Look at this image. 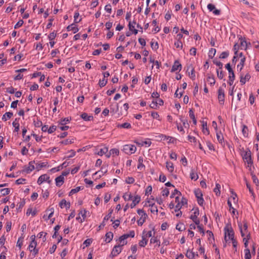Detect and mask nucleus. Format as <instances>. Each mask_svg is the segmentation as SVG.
I'll return each instance as SVG.
<instances>
[{
    "mask_svg": "<svg viewBox=\"0 0 259 259\" xmlns=\"http://www.w3.org/2000/svg\"><path fill=\"white\" fill-rule=\"evenodd\" d=\"M24 23V21L23 20H20L14 26L15 29H17L21 27L23 24Z\"/></svg>",
    "mask_w": 259,
    "mask_h": 259,
    "instance_id": "nucleus-64",
    "label": "nucleus"
},
{
    "mask_svg": "<svg viewBox=\"0 0 259 259\" xmlns=\"http://www.w3.org/2000/svg\"><path fill=\"white\" fill-rule=\"evenodd\" d=\"M217 139H218V141L220 143H221L222 144H223V143H224V137L222 135L221 133H217Z\"/></svg>",
    "mask_w": 259,
    "mask_h": 259,
    "instance_id": "nucleus-43",
    "label": "nucleus"
},
{
    "mask_svg": "<svg viewBox=\"0 0 259 259\" xmlns=\"http://www.w3.org/2000/svg\"><path fill=\"white\" fill-rule=\"evenodd\" d=\"M67 31H72L74 33H76L78 31L79 29L76 27V26L74 24V23L71 24V25H68L67 27Z\"/></svg>",
    "mask_w": 259,
    "mask_h": 259,
    "instance_id": "nucleus-19",
    "label": "nucleus"
},
{
    "mask_svg": "<svg viewBox=\"0 0 259 259\" xmlns=\"http://www.w3.org/2000/svg\"><path fill=\"white\" fill-rule=\"evenodd\" d=\"M36 213H37V211H36V210H34L32 211L31 208H29L27 210L26 215H29L30 214H31V215L33 217H34V216H35L36 214Z\"/></svg>",
    "mask_w": 259,
    "mask_h": 259,
    "instance_id": "nucleus-41",
    "label": "nucleus"
},
{
    "mask_svg": "<svg viewBox=\"0 0 259 259\" xmlns=\"http://www.w3.org/2000/svg\"><path fill=\"white\" fill-rule=\"evenodd\" d=\"M146 233V231L145 230L143 232V235H142V240L140 241L139 243V245L140 247H145V245H147L148 242V239L146 238V237L145 236V233Z\"/></svg>",
    "mask_w": 259,
    "mask_h": 259,
    "instance_id": "nucleus-15",
    "label": "nucleus"
},
{
    "mask_svg": "<svg viewBox=\"0 0 259 259\" xmlns=\"http://www.w3.org/2000/svg\"><path fill=\"white\" fill-rule=\"evenodd\" d=\"M105 241L107 243H109L113 239V234L111 232H107L105 235Z\"/></svg>",
    "mask_w": 259,
    "mask_h": 259,
    "instance_id": "nucleus-28",
    "label": "nucleus"
},
{
    "mask_svg": "<svg viewBox=\"0 0 259 259\" xmlns=\"http://www.w3.org/2000/svg\"><path fill=\"white\" fill-rule=\"evenodd\" d=\"M140 200H141V197L140 196H139V195L135 196L134 197V199H133L132 203L131 204V206H130L132 208H133L134 207H135V206L140 202Z\"/></svg>",
    "mask_w": 259,
    "mask_h": 259,
    "instance_id": "nucleus-20",
    "label": "nucleus"
},
{
    "mask_svg": "<svg viewBox=\"0 0 259 259\" xmlns=\"http://www.w3.org/2000/svg\"><path fill=\"white\" fill-rule=\"evenodd\" d=\"M33 123L34 126L36 127H39L42 125V122L38 119H37L36 120H34Z\"/></svg>",
    "mask_w": 259,
    "mask_h": 259,
    "instance_id": "nucleus-59",
    "label": "nucleus"
},
{
    "mask_svg": "<svg viewBox=\"0 0 259 259\" xmlns=\"http://www.w3.org/2000/svg\"><path fill=\"white\" fill-rule=\"evenodd\" d=\"M228 205L229 206V211L234 219H237L238 218V212L237 208L238 207L233 206L230 201H228Z\"/></svg>",
    "mask_w": 259,
    "mask_h": 259,
    "instance_id": "nucleus-5",
    "label": "nucleus"
},
{
    "mask_svg": "<svg viewBox=\"0 0 259 259\" xmlns=\"http://www.w3.org/2000/svg\"><path fill=\"white\" fill-rule=\"evenodd\" d=\"M217 72L218 77L220 79H223L224 76V74L222 68L217 69Z\"/></svg>",
    "mask_w": 259,
    "mask_h": 259,
    "instance_id": "nucleus-34",
    "label": "nucleus"
},
{
    "mask_svg": "<svg viewBox=\"0 0 259 259\" xmlns=\"http://www.w3.org/2000/svg\"><path fill=\"white\" fill-rule=\"evenodd\" d=\"M250 78V75L249 73H246L243 76L241 75L240 77V82L242 84H245L247 81H248Z\"/></svg>",
    "mask_w": 259,
    "mask_h": 259,
    "instance_id": "nucleus-21",
    "label": "nucleus"
},
{
    "mask_svg": "<svg viewBox=\"0 0 259 259\" xmlns=\"http://www.w3.org/2000/svg\"><path fill=\"white\" fill-rule=\"evenodd\" d=\"M218 100L220 104L224 105L225 102V92L223 89L220 88L218 91Z\"/></svg>",
    "mask_w": 259,
    "mask_h": 259,
    "instance_id": "nucleus-8",
    "label": "nucleus"
},
{
    "mask_svg": "<svg viewBox=\"0 0 259 259\" xmlns=\"http://www.w3.org/2000/svg\"><path fill=\"white\" fill-rule=\"evenodd\" d=\"M245 252V259H251V253L250 252V250L248 248H246L244 250Z\"/></svg>",
    "mask_w": 259,
    "mask_h": 259,
    "instance_id": "nucleus-45",
    "label": "nucleus"
},
{
    "mask_svg": "<svg viewBox=\"0 0 259 259\" xmlns=\"http://www.w3.org/2000/svg\"><path fill=\"white\" fill-rule=\"evenodd\" d=\"M71 120V118H64L63 119H62L60 122V124L61 125H65V124H66L67 122H69L70 121V120Z\"/></svg>",
    "mask_w": 259,
    "mask_h": 259,
    "instance_id": "nucleus-55",
    "label": "nucleus"
},
{
    "mask_svg": "<svg viewBox=\"0 0 259 259\" xmlns=\"http://www.w3.org/2000/svg\"><path fill=\"white\" fill-rule=\"evenodd\" d=\"M137 144L138 145H141V146H143L144 145H147L148 147L150 146L151 144V142L150 140H148L147 141H142L141 143L140 142H136Z\"/></svg>",
    "mask_w": 259,
    "mask_h": 259,
    "instance_id": "nucleus-47",
    "label": "nucleus"
},
{
    "mask_svg": "<svg viewBox=\"0 0 259 259\" xmlns=\"http://www.w3.org/2000/svg\"><path fill=\"white\" fill-rule=\"evenodd\" d=\"M55 181L56 186L60 187L64 183V178L62 176H59L55 179Z\"/></svg>",
    "mask_w": 259,
    "mask_h": 259,
    "instance_id": "nucleus-17",
    "label": "nucleus"
},
{
    "mask_svg": "<svg viewBox=\"0 0 259 259\" xmlns=\"http://www.w3.org/2000/svg\"><path fill=\"white\" fill-rule=\"evenodd\" d=\"M182 68V66L180 62L178 60H176L174 62L170 71L171 72H174L178 70L180 71L181 70Z\"/></svg>",
    "mask_w": 259,
    "mask_h": 259,
    "instance_id": "nucleus-11",
    "label": "nucleus"
},
{
    "mask_svg": "<svg viewBox=\"0 0 259 259\" xmlns=\"http://www.w3.org/2000/svg\"><path fill=\"white\" fill-rule=\"evenodd\" d=\"M166 167L170 172H172L174 170V164L171 162H166Z\"/></svg>",
    "mask_w": 259,
    "mask_h": 259,
    "instance_id": "nucleus-29",
    "label": "nucleus"
},
{
    "mask_svg": "<svg viewBox=\"0 0 259 259\" xmlns=\"http://www.w3.org/2000/svg\"><path fill=\"white\" fill-rule=\"evenodd\" d=\"M147 217H148V215L146 213H144V214H142L140 219L137 221V223H138V225L140 226H142V225L146 221V220Z\"/></svg>",
    "mask_w": 259,
    "mask_h": 259,
    "instance_id": "nucleus-18",
    "label": "nucleus"
},
{
    "mask_svg": "<svg viewBox=\"0 0 259 259\" xmlns=\"http://www.w3.org/2000/svg\"><path fill=\"white\" fill-rule=\"evenodd\" d=\"M240 232L242 237L245 236L247 234V225L246 223L243 224V226L242 227L240 225H239Z\"/></svg>",
    "mask_w": 259,
    "mask_h": 259,
    "instance_id": "nucleus-16",
    "label": "nucleus"
},
{
    "mask_svg": "<svg viewBox=\"0 0 259 259\" xmlns=\"http://www.w3.org/2000/svg\"><path fill=\"white\" fill-rule=\"evenodd\" d=\"M125 236H126V239L128 237L134 238L135 235V231L134 230L130 231L129 233L124 234Z\"/></svg>",
    "mask_w": 259,
    "mask_h": 259,
    "instance_id": "nucleus-62",
    "label": "nucleus"
},
{
    "mask_svg": "<svg viewBox=\"0 0 259 259\" xmlns=\"http://www.w3.org/2000/svg\"><path fill=\"white\" fill-rule=\"evenodd\" d=\"M19 118H16L13 122L12 125L15 127L14 132H18L19 131L20 124L18 122Z\"/></svg>",
    "mask_w": 259,
    "mask_h": 259,
    "instance_id": "nucleus-26",
    "label": "nucleus"
},
{
    "mask_svg": "<svg viewBox=\"0 0 259 259\" xmlns=\"http://www.w3.org/2000/svg\"><path fill=\"white\" fill-rule=\"evenodd\" d=\"M135 182V179L133 177H127L125 180V182L127 184H133Z\"/></svg>",
    "mask_w": 259,
    "mask_h": 259,
    "instance_id": "nucleus-60",
    "label": "nucleus"
},
{
    "mask_svg": "<svg viewBox=\"0 0 259 259\" xmlns=\"http://www.w3.org/2000/svg\"><path fill=\"white\" fill-rule=\"evenodd\" d=\"M74 142V139H67L65 140H63L60 142V143L64 145H68L70 144L73 143Z\"/></svg>",
    "mask_w": 259,
    "mask_h": 259,
    "instance_id": "nucleus-36",
    "label": "nucleus"
},
{
    "mask_svg": "<svg viewBox=\"0 0 259 259\" xmlns=\"http://www.w3.org/2000/svg\"><path fill=\"white\" fill-rule=\"evenodd\" d=\"M190 178L191 180L196 181L198 179V176L197 174L192 171L190 173Z\"/></svg>",
    "mask_w": 259,
    "mask_h": 259,
    "instance_id": "nucleus-50",
    "label": "nucleus"
},
{
    "mask_svg": "<svg viewBox=\"0 0 259 259\" xmlns=\"http://www.w3.org/2000/svg\"><path fill=\"white\" fill-rule=\"evenodd\" d=\"M234 56L233 59V62L237 61L238 60L239 61V63L237 65V69L241 71L242 68L244 66V63L246 60L245 57L243 55L242 52H239L238 51V49L239 48V46L238 45V42H236V40L234 41Z\"/></svg>",
    "mask_w": 259,
    "mask_h": 259,
    "instance_id": "nucleus-1",
    "label": "nucleus"
},
{
    "mask_svg": "<svg viewBox=\"0 0 259 259\" xmlns=\"http://www.w3.org/2000/svg\"><path fill=\"white\" fill-rule=\"evenodd\" d=\"M228 237L229 240V243H232L233 247V251L236 252L237 251L238 242L236 238L234 236V232L231 227H229L228 226Z\"/></svg>",
    "mask_w": 259,
    "mask_h": 259,
    "instance_id": "nucleus-2",
    "label": "nucleus"
},
{
    "mask_svg": "<svg viewBox=\"0 0 259 259\" xmlns=\"http://www.w3.org/2000/svg\"><path fill=\"white\" fill-rule=\"evenodd\" d=\"M118 104L117 103L112 104L110 106V112L113 114L117 113L118 111Z\"/></svg>",
    "mask_w": 259,
    "mask_h": 259,
    "instance_id": "nucleus-23",
    "label": "nucleus"
},
{
    "mask_svg": "<svg viewBox=\"0 0 259 259\" xmlns=\"http://www.w3.org/2000/svg\"><path fill=\"white\" fill-rule=\"evenodd\" d=\"M23 237H20L19 238L17 242V246L19 247V248H21L22 245H23Z\"/></svg>",
    "mask_w": 259,
    "mask_h": 259,
    "instance_id": "nucleus-51",
    "label": "nucleus"
},
{
    "mask_svg": "<svg viewBox=\"0 0 259 259\" xmlns=\"http://www.w3.org/2000/svg\"><path fill=\"white\" fill-rule=\"evenodd\" d=\"M107 79H105L104 78H103V79L102 80H99V85L100 87H104V86L106 85V84H107Z\"/></svg>",
    "mask_w": 259,
    "mask_h": 259,
    "instance_id": "nucleus-56",
    "label": "nucleus"
},
{
    "mask_svg": "<svg viewBox=\"0 0 259 259\" xmlns=\"http://www.w3.org/2000/svg\"><path fill=\"white\" fill-rule=\"evenodd\" d=\"M194 193L195 195V196L197 198H200L201 197H203L202 193L201 192V191L199 189H197L196 190H195Z\"/></svg>",
    "mask_w": 259,
    "mask_h": 259,
    "instance_id": "nucleus-53",
    "label": "nucleus"
},
{
    "mask_svg": "<svg viewBox=\"0 0 259 259\" xmlns=\"http://www.w3.org/2000/svg\"><path fill=\"white\" fill-rule=\"evenodd\" d=\"M113 212L112 210H110L108 214H107L104 218L103 222L98 227L99 229H102L105 226V221H108L111 217L112 213Z\"/></svg>",
    "mask_w": 259,
    "mask_h": 259,
    "instance_id": "nucleus-12",
    "label": "nucleus"
},
{
    "mask_svg": "<svg viewBox=\"0 0 259 259\" xmlns=\"http://www.w3.org/2000/svg\"><path fill=\"white\" fill-rule=\"evenodd\" d=\"M152 191V188L151 186H148L145 190V195H149L150 194Z\"/></svg>",
    "mask_w": 259,
    "mask_h": 259,
    "instance_id": "nucleus-63",
    "label": "nucleus"
},
{
    "mask_svg": "<svg viewBox=\"0 0 259 259\" xmlns=\"http://www.w3.org/2000/svg\"><path fill=\"white\" fill-rule=\"evenodd\" d=\"M13 116V113L11 112H6L5 114L3 115L2 117V120L6 121L8 119L11 118Z\"/></svg>",
    "mask_w": 259,
    "mask_h": 259,
    "instance_id": "nucleus-30",
    "label": "nucleus"
},
{
    "mask_svg": "<svg viewBox=\"0 0 259 259\" xmlns=\"http://www.w3.org/2000/svg\"><path fill=\"white\" fill-rule=\"evenodd\" d=\"M189 69H191V71L190 72H189V76L192 80H194L195 79L194 68L192 67V65H190L188 67L187 71H188Z\"/></svg>",
    "mask_w": 259,
    "mask_h": 259,
    "instance_id": "nucleus-24",
    "label": "nucleus"
},
{
    "mask_svg": "<svg viewBox=\"0 0 259 259\" xmlns=\"http://www.w3.org/2000/svg\"><path fill=\"white\" fill-rule=\"evenodd\" d=\"M221 185L219 184H217L215 187L213 189L214 192L215 193L217 196H220L221 194L220 192Z\"/></svg>",
    "mask_w": 259,
    "mask_h": 259,
    "instance_id": "nucleus-35",
    "label": "nucleus"
},
{
    "mask_svg": "<svg viewBox=\"0 0 259 259\" xmlns=\"http://www.w3.org/2000/svg\"><path fill=\"white\" fill-rule=\"evenodd\" d=\"M83 188H81V187L80 186H78V187H76L74 189H72L71 190V191H70L69 193V196H71L73 194H75V193H76L77 192H79L80 190L82 189Z\"/></svg>",
    "mask_w": 259,
    "mask_h": 259,
    "instance_id": "nucleus-32",
    "label": "nucleus"
},
{
    "mask_svg": "<svg viewBox=\"0 0 259 259\" xmlns=\"http://www.w3.org/2000/svg\"><path fill=\"white\" fill-rule=\"evenodd\" d=\"M216 50L213 48H211L208 52V57L209 58L212 59L215 55Z\"/></svg>",
    "mask_w": 259,
    "mask_h": 259,
    "instance_id": "nucleus-40",
    "label": "nucleus"
},
{
    "mask_svg": "<svg viewBox=\"0 0 259 259\" xmlns=\"http://www.w3.org/2000/svg\"><path fill=\"white\" fill-rule=\"evenodd\" d=\"M132 197H133L131 193L128 194L127 193H125V194H124V195L123 196V198H124L125 201L131 200L132 199Z\"/></svg>",
    "mask_w": 259,
    "mask_h": 259,
    "instance_id": "nucleus-46",
    "label": "nucleus"
},
{
    "mask_svg": "<svg viewBox=\"0 0 259 259\" xmlns=\"http://www.w3.org/2000/svg\"><path fill=\"white\" fill-rule=\"evenodd\" d=\"M143 158L142 157H140L138 159V168L142 169V168L145 167V165L143 163Z\"/></svg>",
    "mask_w": 259,
    "mask_h": 259,
    "instance_id": "nucleus-37",
    "label": "nucleus"
},
{
    "mask_svg": "<svg viewBox=\"0 0 259 259\" xmlns=\"http://www.w3.org/2000/svg\"><path fill=\"white\" fill-rule=\"evenodd\" d=\"M188 140L190 141L191 142H193L195 145L197 143V139L195 137L193 136H191L190 135H189L188 136Z\"/></svg>",
    "mask_w": 259,
    "mask_h": 259,
    "instance_id": "nucleus-61",
    "label": "nucleus"
},
{
    "mask_svg": "<svg viewBox=\"0 0 259 259\" xmlns=\"http://www.w3.org/2000/svg\"><path fill=\"white\" fill-rule=\"evenodd\" d=\"M80 117L85 121H91L93 120V116L92 115H89L86 113H82Z\"/></svg>",
    "mask_w": 259,
    "mask_h": 259,
    "instance_id": "nucleus-25",
    "label": "nucleus"
},
{
    "mask_svg": "<svg viewBox=\"0 0 259 259\" xmlns=\"http://www.w3.org/2000/svg\"><path fill=\"white\" fill-rule=\"evenodd\" d=\"M174 45L177 48H180L181 49L183 48V44L182 41L177 40L175 42Z\"/></svg>",
    "mask_w": 259,
    "mask_h": 259,
    "instance_id": "nucleus-58",
    "label": "nucleus"
},
{
    "mask_svg": "<svg viewBox=\"0 0 259 259\" xmlns=\"http://www.w3.org/2000/svg\"><path fill=\"white\" fill-rule=\"evenodd\" d=\"M207 8L210 12H212L215 15H218L220 14V11L216 9L215 6L212 4H209L207 5Z\"/></svg>",
    "mask_w": 259,
    "mask_h": 259,
    "instance_id": "nucleus-13",
    "label": "nucleus"
},
{
    "mask_svg": "<svg viewBox=\"0 0 259 259\" xmlns=\"http://www.w3.org/2000/svg\"><path fill=\"white\" fill-rule=\"evenodd\" d=\"M151 116L154 119H156L158 120H160L159 115L158 114V112L153 111L151 112Z\"/></svg>",
    "mask_w": 259,
    "mask_h": 259,
    "instance_id": "nucleus-54",
    "label": "nucleus"
},
{
    "mask_svg": "<svg viewBox=\"0 0 259 259\" xmlns=\"http://www.w3.org/2000/svg\"><path fill=\"white\" fill-rule=\"evenodd\" d=\"M231 196L228 201H230L231 203L232 202H233L234 206L235 207H238V199L237 197V195L232 191V190H230Z\"/></svg>",
    "mask_w": 259,
    "mask_h": 259,
    "instance_id": "nucleus-9",
    "label": "nucleus"
},
{
    "mask_svg": "<svg viewBox=\"0 0 259 259\" xmlns=\"http://www.w3.org/2000/svg\"><path fill=\"white\" fill-rule=\"evenodd\" d=\"M79 16V13L78 11H76L74 15V23H78L81 21V19L78 20V18Z\"/></svg>",
    "mask_w": 259,
    "mask_h": 259,
    "instance_id": "nucleus-39",
    "label": "nucleus"
},
{
    "mask_svg": "<svg viewBox=\"0 0 259 259\" xmlns=\"http://www.w3.org/2000/svg\"><path fill=\"white\" fill-rule=\"evenodd\" d=\"M213 62L217 66L219 67L218 68H222L223 67V63L220 61H218L217 59H215L213 60Z\"/></svg>",
    "mask_w": 259,
    "mask_h": 259,
    "instance_id": "nucleus-57",
    "label": "nucleus"
},
{
    "mask_svg": "<svg viewBox=\"0 0 259 259\" xmlns=\"http://www.w3.org/2000/svg\"><path fill=\"white\" fill-rule=\"evenodd\" d=\"M122 248L120 247V244L116 245L114 246L111 253L110 254V256L111 257H114L119 254L122 251Z\"/></svg>",
    "mask_w": 259,
    "mask_h": 259,
    "instance_id": "nucleus-7",
    "label": "nucleus"
},
{
    "mask_svg": "<svg viewBox=\"0 0 259 259\" xmlns=\"http://www.w3.org/2000/svg\"><path fill=\"white\" fill-rule=\"evenodd\" d=\"M116 127L119 128H126L130 129L132 128L131 124L128 122H124L122 124H117Z\"/></svg>",
    "mask_w": 259,
    "mask_h": 259,
    "instance_id": "nucleus-22",
    "label": "nucleus"
},
{
    "mask_svg": "<svg viewBox=\"0 0 259 259\" xmlns=\"http://www.w3.org/2000/svg\"><path fill=\"white\" fill-rule=\"evenodd\" d=\"M242 156L244 162L247 164V166L250 167L253 163L251 157L250 150L247 149V150L243 151L242 153Z\"/></svg>",
    "mask_w": 259,
    "mask_h": 259,
    "instance_id": "nucleus-3",
    "label": "nucleus"
},
{
    "mask_svg": "<svg viewBox=\"0 0 259 259\" xmlns=\"http://www.w3.org/2000/svg\"><path fill=\"white\" fill-rule=\"evenodd\" d=\"M150 243H156V245L159 246L160 245V242L159 240L157 239V237H153L151 238L150 240Z\"/></svg>",
    "mask_w": 259,
    "mask_h": 259,
    "instance_id": "nucleus-31",
    "label": "nucleus"
},
{
    "mask_svg": "<svg viewBox=\"0 0 259 259\" xmlns=\"http://www.w3.org/2000/svg\"><path fill=\"white\" fill-rule=\"evenodd\" d=\"M25 204V199H23L22 200L21 199V201L20 202H19L17 204V209H21L22 208V207L24 206Z\"/></svg>",
    "mask_w": 259,
    "mask_h": 259,
    "instance_id": "nucleus-44",
    "label": "nucleus"
},
{
    "mask_svg": "<svg viewBox=\"0 0 259 259\" xmlns=\"http://www.w3.org/2000/svg\"><path fill=\"white\" fill-rule=\"evenodd\" d=\"M176 229L179 231H183L185 230V226L183 223H179L176 226Z\"/></svg>",
    "mask_w": 259,
    "mask_h": 259,
    "instance_id": "nucleus-38",
    "label": "nucleus"
},
{
    "mask_svg": "<svg viewBox=\"0 0 259 259\" xmlns=\"http://www.w3.org/2000/svg\"><path fill=\"white\" fill-rule=\"evenodd\" d=\"M207 81L211 85H213L215 83V80L214 78L211 76H208L207 77Z\"/></svg>",
    "mask_w": 259,
    "mask_h": 259,
    "instance_id": "nucleus-52",
    "label": "nucleus"
},
{
    "mask_svg": "<svg viewBox=\"0 0 259 259\" xmlns=\"http://www.w3.org/2000/svg\"><path fill=\"white\" fill-rule=\"evenodd\" d=\"M228 71L229 72V77H230V80L231 81L234 80L235 75H234V72L230 66V65L229 63H228Z\"/></svg>",
    "mask_w": 259,
    "mask_h": 259,
    "instance_id": "nucleus-27",
    "label": "nucleus"
},
{
    "mask_svg": "<svg viewBox=\"0 0 259 259\" xmlns=\"http://www.w3.org/2000/svg\"><path fill=\"white\" fill-rule=\"evenodd\" d=\"M237 39L239 41V47L241 50H246L248 48H249V47H250L251 44L250 42H247L244 38H241L238 36Z\"/></svg>",
    "mask_w": 259,
    "mask_h": 259,
    "instance_id": "nucleus-6",
    "label": "nucleus"
},
{
    "mask_svg": "<svg viewBox=\"0 0 259 259\" xmlns=\"http://www.w3.org/2000/svg\"><path fill=\"white\" fill-rule=\"evenodd\" d=\"M50 177L47 174H44L41 175L38 179L37 183L38 185L41 184L44 182H47L48 183H50L51 181L49 180Z\"/></svg>",
    "mask_w": 259,
    "mask_h": 259,
    "instance_id": "nucleus-10",
    "label": "nucleus"
},
{
    "mask_svg": "<svg viewBox=\"0 0 259 259\" xmlns=\"http://www.w3.org/2000/svg\"><path fill=\"white\" fill-rule=\"evenodd\" d=\"M186 256L189 259H194L195 257V253L193 251H189L187 250Z\"/></svg>",
    "mask_w": 259,
    "mask_h": 259,
    "instance_id": "nucleus-42",
    "label": "nucleus"
},
{
    "mask_svg": "<svg viewBox=\"0 0 259 259\" xmlns=\"http://www.w3.org/2000/svg\"><path fill=\"white\" fill-rule=\"evenodd\" d=\"M199 214V209L198 208H197L196 209H195V210L193 212V214L191 215L190 219L191 220H192V221L194 220L198 219L197 217H198Z\"/></svg>",
    "mask_w": 259,
    "mask_h": 259,
    "instance_id": "nucleus-33",
    "label": "nucleus"
},
{
    "mask_svg": "<svg viewBox=\"0 0 259 259\" xmlns=\"http://www.w3.org/2000/svg\"><path fill=\"white\" fill-rule=\"evenodd\" d=\"M1 192L3 196L8 195L10 192V189L9 188H4L1 190Z\"/></svg>",
    "mask_w": 259,
    "mask_h": 259,
    "instance_id": "nucleus-48",
    "label": "nucleus"
},
{
    "mask_svg": "<svg viewBox=\"0 0 259 259\" xmlns=\"http://www.w3.org/2000/svg\"><path fill=\"white\" fill-rule=\"evenodd\" d=\"M36 245H37L36 242H30V243L28 246V248L30 252L32 251L33 249H34L36 248Z\"/></svg>",
    "mask_w": 259,
    "mask_h": 259,
    "instance_id": "nucleus-49",
    "label": "nucleus"
},
{
    "mask_svg": "<svg viewBox=\"0 0 259 259\" xmlns=\"http://www.w3.org/2000/svg\"><path fill=\"white\" fill-rule=\"evenodd\" d=\"M123 150L126 154L130 155L134 153L136 151L137 147L134 145H125L123 146Z\"/></svg>",
    "mask_w": 259,
    "mask_h": 259,
    "instance_id": "nucleus-4",
    "label": "nucleus"
},
{
    "mask_svg": "<svg viewBox=\"0 0 259 259\" xmlns=\"http://www.w3.org/2000/svg\"><path fill=\"white\" fill-rule=\"evenodd\" d=\"M34 163V161H30L29 162V164L28 166H26L23 169V171L26 172L27 174L30 173L31 171H32L34 169L35 167L33 165V163Z\"/></svg>",
    "mask_w": 259,
    "mask_h": 259,
    "instance_id": "nucleus-14",
    "label": "nucleus"
}]
</instances>
